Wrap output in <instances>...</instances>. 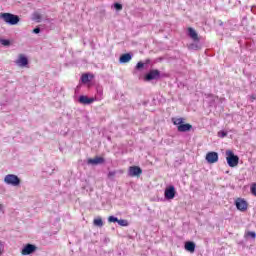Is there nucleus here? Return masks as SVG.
<instances>
[{"label": "nucleus", "mask_w": 256, "mask_h": 256, "mask_svg": "<svg viewBox=\"0 0 256 256\" xmlns=\"http://www.w3.org/2000/svg\"><path fill=\"white\" fill-rule=\"evenodd\" d=\"M3 181L9 187H19L21 185V178L15 174L5 175Z\"/></svg>", "instance_id": "1"}, {"label": "nucleus", "mask_w": 256, "mask_h": 256, "mask_svg": "<svg viewBox=\"0 0 256 256\" xmlns=\"http://www.w3.org/2000/svg\"><path fill=\"white\" fill-rule=\"evenodd\" d=\"M0 19H3V21H5L7 25H17V23H19L20 21L19 16L11 13L0 14Z\"/></svg>", "instance_id": "2"}, {"label": "nucleus", "mask_w": 256, "mask_h": 256, "mask_svg": "<svg viewBox=\"0 0 256 256\" xmlns=\"http://www.w3.org/2000/svg\"><path fill=\"white\" fill-rule=\"evenodd\" d=\"M226 161L229 167H237L239 165V156L235 155L233 151L227 150L226 151Z\"/></svg>", "instance_id": "3"}, {"label": "nucleus", "mask_w": 256, "mask_h": 256, "mask_svg": "<svg viewBox=\"0 0 256 256\" xmlns=\"http://www.w3.org/2000/svg\"><path fill=\"white\" fill-rule=\"evenodd\" d=\"M14 63L17 67H27V65H29V59L25 54H19Z\"/></svg>", "instance_id": "4"}, {"label": "nucleus", "mask_w": 256, "mask_h": 256, "mask_svg": "<svg viewBox=\"0 0 256 256\" xmlns=\"http://www.w3.org/2000/svg\"><path fill=\"white\" fill-rule=\"evenodd\" d=\"M37 251V246L33 244H27L25 245L21 250V255H32V253H35Z\"/></svg>", "instance_id": "5"}, {"label": "nucleus", "mask_w": 256, "mask_h": 256, "mask_svg": "<svg viewBox=\"0 0 256 256\" xmlns=\"http://www.w3.org/2000/svg\"><path fill=\"white\" fill-rule=\"evenodd\" d=\"M176 191H175V186L171 185L169 187H167L164 191V197L165 199H167L168 201H170L171 199H175V195H176Z\"/></svg>", "instance_id": "6"}, {"label": "nucleus", "mask_w": 256, "mask_h": 256, "mask_svg": "<svg viewBox=\"0 0 256 256\" xmlns=\"http://www.w3.org/2000/svg\"><path fill=\"white\" fill-rule=\"evenodd\" d=\"M143 173V170L139 166H130L128 169L129 177H139Z\"/></svg>", "instance_id": "7"}, {"label": "nucleus", "mask_w": 256, "mask_h": 256, "mask_svg": "<svg viewBox=\"0 0 256 256\" xmlns=\"http://www.w3.org/2000/svg\"><path fill=\"white\" fill-rule=\"evenodd\" d=\"M161 77V72L159 70H150L145 76V81H153Z\"/></svg>", "instance_id": "8"}, {"label": "nucleus", "mask_w": 256, "mask_h": 256, "mask_svg": "<svg viewBox=\"0 0 256 256\" xmlns=\"http://www.w3.org/2000/svg\"><path fill=\"white\" fill-rule=\"evenodd\" d=\"M235 205L238 211H242V212L247 211L248 204H247V201H245L244 199L238 198L235 201Z\"/></svg>", "instance_id": "9"}, {"label": "nucleus", "mask_w": 256, "mask_h": 256, "mask_svg": "<svg viewBox=\"0 0 256 256\" xmlns=\"http://www.w3.org/2000/svg\"><path fill=\"white\" fill-rule=\"evenodd\" d=\"M207 163H217L219 161V154L217 152H208L206 154Z\"/></svg>", "instance_id": "10"}, {"label": "nucleus", "mask_w": 256, "mask_h": 256, "mask_svg": "<svg viewBox=\"0 0 256 256\" xmlns=\"http://www.w3.org/2000/svg\"><path fill=\"white\" fill-rule=\"evenodd\" d=\"M87 163L88 165H103V163H105V158L103 157L89 158Z\"/></svg>", "instance_id": "11"}, {"label": "nucleus", "mask_w": 256, "mask_h": 256, "mask_svg": "<svg viewBox=\"0 0 256 256\" xmlns=\"http://www.w3.org/2000/svg\"><path fill=\"white\" fill-rule=\"evenodd\" d=\"M188 37H190L192 41H201V38H199V34H197V31H195V29L191 27L188 28Z\"/></svg>", "instance_id": "12"}, {"label": "nucleus", "mask_w": 256, "mask_h": 256, "mask_svg": "<svg viewBox=\"0 0 256 256\" xmlns=\"http://www.w3.org/2000/svg\"><path fill=\"white\" fill-rule=\"evenodd\" d=\"M94 101H95L94 98H89L84 95L79 97V103H81L82 105H91V103H93Z\"/></svg>", "instance_id": "13"}, {"label": "nucleus", "mask_w": 256, "mask_h": 256, "mask_svg": "<svg viewBox=\"0 0 256 256\" xmlns=\"http://www.w3.org/2000/svg\"><path fill=\"white\" fill-rule=\"evenodd\" d=\"M177 129L180 133H187V131H191V129H193V126L191 124H181Z\"/></svg>", "instance_id": "14"}, {"label": "nucleus", "mask_w": 256, "mask_h": 256, "mask_svg": "<svg viewBox=\"0 0 256 256\" xmlns=\"http://www.w3.org/2000/svg\"><path fill=\"white\" fill-rule=\"evenodd\" d=\"M188 49L190 51H199L201 49V42L200 41H194L188 45Z\"/></svg>", "instance_id": "15"}, {"label": "nucleus", "mask_w": 256, "mask_h": 256, "mask_svg": "<svg viewBox=\"0 0 256 256\" xmlns=\"http://www.w3.org/2000/svg\"><path fill=\"white\" fill-rule=\"evenodd\" d=\"M195 247H196L195 242H191V241L186 242L184 245V249L186 251H189V253H195Z\"/></svg>", "instance_id": "16"}, {"label": "nucleus", "mask_w": 256, "mask_h": 256, "mask_svg": "<svg viewBox=\"0 0 256 256\" xmlns=\"http://www.w3.org/2000/svg\"><path fill=\"white\" fill-rule=\"evenodd\" d=\"M131 59H133V55L130 53H126V54H123L122 56H120L119 62L120 63H129V61H131Z\"/></svg>", "instance_id": "17"}, {"label": "nucleus", "mask_w": 256, "mask_h": 256, "mask_svg": "<svg viewBox=\"0 0 256 256\" xmlns=\"http://www.w3.org/2000/svg\"><path fill=\"white\" fill-rule=\"evenodd\" d=\"M92 80H93V75H91V74H83L81 76V81L84 84L90 83V81H92Z\"/></svg>", "instance_id": "18"}, {"label": "nucleus", "mask_w": 256, "mask_h": 256, "mask_svg": "<svg viewBox=\"0 0 256 256\" xmlns=\"http://www.w3.org/2000/svg\"><path fill=\"white\" fill-rule=\"evenodd\" d=\"M93 224L95 225V227H103V219H101V217H98L94 219Z\"/></svg>", "instance_id": "19"}, {"label": "nucleus", "mask_w": 256, "mask_h": 256, "mask_svg": "<svg viewBox=\"0 0 256 256\" xmlns=\"http://www.w3.org/2000/svg\"><path fill=\"white\" fill-rule=\"evenodd\" d=\"M183 121V118H172V123H174V125H177L178 127L183 123Z\"/></svg>", "instance_id": "20"}, {"label": "nucleus", "mask_w": 256, "mask_h": 256, "mask_svg": "<svg viewBox=\"0 0 256 256\" xmlns=\"http://www.w3.org/2000/svg\"><path fill=\"white\" fill-rule=\"evenodd\" d=\"M118 225H120V227H128L129 222L127 220L120 219L118 220Z\"/></svg>", "instance_id": "21"}, {"label": "nucleus", "mask_w": 256, "mask_h": 256, "mask_svg": "<svg viewBox=\"0 0 256 256\" xmlns=\"http://www.w3.org/2000/svg\"><path fill=\"white\" fill-rule=\"evenodd\" d=\"M1 45H3L4 47H9V45H11V41L7 40V39H1L0 40Z\"/></svg>", "instance_id": "22"}, {"label": "nucleus", "mask_w": 256, "mask_h": 256, "mask_svg": "<svg viewBox=\"0 0 256 256\" xmlns=\"http://www.w3.org/2000/svg\"><path fill=\"white\" fill-rule=\"evenodd\" d=\"M245 237H251V239H255V238H256V233L253 232V231H248V232L245 234Z\"/></svg>", "instance_id": "23"}, {"label": "nucleus", "mask_w": 256, "mask_h": 256, "mask_svg": "<svg viewBox=\"0 0 256 256\" xmlns=\"http://www.w3.org/2000/svg\"><path fill=\"white\" fill-rule=\"evenodd\" d=\"M109 223H118L119 219L115 216L108 217Z\"/></svg>", "instance_id": "24"}, {"label": "nucleus", "mask_w": 256, "mask_h": 256, "mask_svg": "<svg viewBox=\"0 0 256 256\" xmlns=\"http://www.w3.org/2000/svg\"><path fill=\"white\" fill-rule=\"evenodd\" d=\"M33 20L39 23L41 21V15L39 13H34Z\"/></svg>", "instance_id": "25"}, {"label": "nucleus", "mask_w": 256, "mask_h": 256, "mask_svg": "<svg viewBox=\"0 0 256 256\" xmlns=\"http://www.w3.org/2000/svg\"><path fill=\"white\" fill-rule=\"evenodd\" d=\"M218 137H220L221 139H223L224 137H227V132H225V131H219V132H218Z\"/></svg>", "instance_id": "26"}, {"label": "nucleus", "mask_w": 256, "mask_h": 256, "mask_svg": "<svg viewBox=\"0 0 256 256\" xmlns=\"http://www.w3.org/2000/svg\"><path fill=\"white\" fill-rule=\"evenodd\" d=\"M114 7L117 11H121V9H123V5L119 4V3H115Z\"/></svg>", "instance_id": "27"}, {"label": "nucleus", "mask_w": 256, "mask_h": 256, "mask_svg": "<svg viewBox=\"0 0 256 256\" xmlns=\"http://www.w3.org/2000/svg\"><path fill=\"white\" fill-rule=\"evenodd\" d=\"M145 67V63L143 62H138L136 65V69H143Z\"/></svg>", "instance_id": "28"}, {"label": "nucleus", "mask_w": 256, "mask_h": 256, "mask_svg": "<svg viewBox=\"0 0 256 256\" xmlns=\"http://www.w3.org/2000/svg\"><path fill=\"white\" fill-rule=\"evenodd\" d=\"M251 193L256 197V183L251 186Z\"/></svg>", "instance_id": "29"}, {"label": "nucleus", "mask_w": 256, "mask_h": 256, "mask_svg": "<svg viewBox=\"0 0 256 256\" xmlns=\"http://www.w3.org/2000/svg\"><path fill=\"white\" fill-rule=\"evenodd\" d=\"M116 173H117V172H115V171H110V172L108 173V177H115Z\"/></svg>", "instance_id": "30"}, {"label": "nucleus", "mask_w": 256, "mask_h": 256, "mask_svg": "<svg viewBox=\"0 0 256 256\" xmlns=\"http://www.w3.org/2000/svg\"><path fill=\"white\" fill-rule=\"evenodd\" d=\"M33 33H35V34L41 33V29L40 28H35L33 30Z\"/></svg>", "instance_id": "31"}, {"label": "nucleus", "mask_w": 256, "mask_h": 256, "mask_svg": "<svg viewBox=\"0 0 256 256\" xmlns=\"http://www.w3.org/2000/svg\"><path fill=\"white\" fill-rule=\"evenodd\" d=\"M0 255H3V243L0 242Z\"/></svg>", "instance_id": "32"}, {"label": "nucleus", "mask_w": 256, "mask_h": 256, "mask_svg": "<svg viewBox=\"0 0 256 256\" xmlns=\"http://www.w3.org/2000/svg\"><path fill=\"white\" fill-rule=\"evenodd\" d=\"M250 99H251V101H255L256 96H255V95H252V96H250Z\"/></svg>", "instance_id": "33"}, {"label": "nucleus", "mask_w": 256, "mask_h": 256, "mask_svg": "<svg viewBox=\"0 0 256 256\" xmlns=\"http://www.w3.org/2000/svg\"><path fill=\"white\" fill-rule=\"evenodd\" d=\"M220 25H223V22H221Z\"/></svg>", "instance_id": "34"}, {"label": "nucleus", "mask_w": 256, "mask_h": 256, "mask_svg": "<svg viewBox=\"0 0 256 256\" xmlns=\"http://www.w3.org/2000/svg\"><path fill=\"white\" fill-rule=\"evenodd\" d=\"M0 209H1V204H0Z\"/></svg>", "instance_id": "35"}]
</instances>
